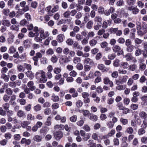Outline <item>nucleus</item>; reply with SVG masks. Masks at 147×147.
Returning <instances> with one entry per match:
<instances>
[{
    "instance_id": "nucleus-12",
    "label": "nucleus",
    "mask_w": 147,
    "mask_h": 147,
    "mask_svg": "<svg viewBox=\"0 0 147 147\" xmlns=\"http://www.w3.org/2000/svg\"><path fill=\"white\" fill-rule=\"evenodd\" d=\"M147 32V30L141 29L137 31V33L138 35L140 36H142Z\"/></svg>"
},
{
    "instance_id": "nucleus-62",
    "label": "nucleus",
    "mask_w": 147,
    "mask_h": 147,
    "mask_svg": "<svg viewBox=\"0 0 147 147\" xmlns=\"http://www.w3.org/2000/svg\"><path fill=\"white\" fill-rule=\"evenodd\" d=\"M83 139L84 141H87L90 137V135L89 133H87L85 136H83Z\"/></svg>"
},
{
    "instance_id": "nucleus-24",
    "label": "nucleus",
    "mask_w": 147,
    "mask_h": 147,
    "mask_svg": "<svg viewBox=\"0 0 147 147\" xmlns=\"http://www.w3.org/2000/svg\"><path fill=\"white\" fill-rule=\"evenodd\" d=\"M16 51V49L13 46H11L9 49V53L10 54H13Z\"/></svg>"
},
{
    "instance_id": "nucleus-34",
    "label": "nucleus",
    "mask_w": 147,
    "mask_h": 147,
    "mask_svg": "<svg viewBox=\"0 0 147 147\" xmlns=\"http://www.w3.org/2000/svg\"><path fill=\"white\" fill-rule=\"evenodd\" d=\"M121 65L124 69H127L129 67V64L126 62H121Z\"/></svg>"
},
{
    "instance_id": "nucleus-60",
    "label": "nucleus",
    "mask_w": 147,
    "mask_h": 147,
    "mask_svg": "<svg viewBox=\"0 0 147 147\" xmlns=\"http://www.w3.org/2000/svg\"><path fill=\"white\" fill-rule=\"evenodd\" d=\"M143 42V40L138 38H135L134 39V42L137 45H139L141 44Z\"/></svg>"
},
{
    "instance_id": "nucleus-1",
    "label": "nucleus",
    "mask_w": 147,
    "mask_h": 147,
    "mask_svg": "<svg viewBox=\"0 0 147 147\" xmlns=\"http://www.w3.org/2000/svg\"><path fill=\"white\" fill-rule=\"evenodd\" d=\"M112 49L114 53H117L118 55H122L123 53V49L117 45L113 46L112 47Z\"/></svg>"
},
{
    "instance_id": "nucleus-54",
    "label": "nucleus",
    "mask_w": 147,
    "mask_h": 147,
    "mask_svg": "<svg viewBox=\"0 0 147 147\" xmlns=\"http://www.w3.org/2000/svg\"><path fill=\"white\" fill-rule=\"evenodd\" d=\"M133 131V128L131 127H128L126 130L127 132L129 134H132Z\"/></svg>"
},
{
    "instance_id": "nucleus-45",
    "label": "nucleus",
    "mask_w": 147,
    "mask_h": 147,
    "mask_svg": "<svg viewBox=\"0 0 147 147\" xmlns=\"http://www.w3.org/2000/svg\"><path fill=\"white\" fill-rule=\"evenodd\" d=\"M4 137L6 140H9L12 137V135L11 133L9 132H7L5 134Z\"/></svg>"
},
{
    "instance_id": "nucleus-30",
    "label": "nucleus",
    "mask_w": 147,
    "mask_h": 147,
    "mask_svg": "<svg viewBox=\"0 0 147 147\" xmlns=\"http://www.w3.org/2000/svg\"><path fill=\"white\" fill-rule=\"evenodd\" d=\"M51 117L49 116L47 119V120L45 123L46 125L50 126L51 125Z\"/></svg>"
},
{
    "instance_id": "nucleus-42",
    "label": "nucleus",
    "mask_w": 147,
    "mask_h": 147,
    "mask_svg": "<svg viewBox=\"0 0 147 147\" xmlns=\"http://www.w3.org/2000/svg\"><path fill=\"white\" fill-rule=\"evenodd\" d=\"M73 40L71 38H68L66 41L67 44L69 46L72 45L74 43Z\"/></svg>"
},
{
    "instance_id": "nucleus-39",
    "label": "nucleus",
    "mask_w": 147,
    "mask_h": 147,
    "mask_svg": "<svg viewBox=\"0 0 147 147\" xmlns=\"http://www.w3.org/2000/svg\"><path fill=\"white\" fill-rule=\"evenodd\" d=\"M90 16L89 14L86 13L84 16V21L85 23H86L88 21H89Z\"/></svg>"
},
{
    "instance_id": "nucleus-19",
    "label": "nucleus",
    "mask_w": 147,
    "mask_h": 147,
    "mask_svg": "<svg viewBox=\"0 0 147 147\" xmlns=\"http://www.w3.org/2000/svg\"><path fill=\"white\" fill-rule=\"evenodd\" d=\"M30 122L28 121H24L22 122L21 123L22 127L24 128H25L30 124Z\"/></svg>"
},
{
    "instance_id": "nucleus-14",
    "label": "nucleus",
    "mask_w": 147,
    "mask_h": 147,
    "mask_svg": "<svg viewBox=\"0 0 147 147\" xmlns=\"http://www.w3.org/2000/svg\"><path fill=\"white\" fill-rule=\"evenodd\" d=\"M25 74L31 80L33 79L34 78V74L30 70L28 71H27L26 72Z\"/></svg>"
},
{
    "instance_id": "nucleus-23",
    "label": "nucleus",
    "mask_w": 147,
    "mask_h": 147,
    "mask_svg": "<svg viewBox=\"0 0 147 147\" xmlns=\"http://www.w3.org/2000/svg\"><path fill=\"white\" fill-rule=\"evenodd\" d=\"M53 15V14H47L45 15L44 16L45 21L44 23H46L47 22L49 21L50 19V16H52Z\"/></svg>"
},
{
    "instance_id": "nucleus-32",
    "label": "nucleus",
    "mask_w": 147,
    "mask_h": 147,
    "mask_svg": "<svg viewBox=\"0 0 147 147\" xmlns=\"http://www.w3.org/2000/svg\"><path fill=\"white\" fill-rule=\"evenodd\" d=\"M84 62L87 64H89L90 65L93 64L94 63L93 60L89 58H87L84 59Z\"/></svg>"
},
{
    "instance_id": "nucleus-27",
    "label": "nucleus",
    "mask_w": 147,
    "mask_h": 147,
    "mask_svg": "<svg viewBox=\"0 0 147 147\" xmlns=\"http://www.w3.org/2000/svg\"><path fill=\"white\" fill-rule=\"evenodd\" d=\"M61 71V67H55L53 69V71L55 74H60Z\"/></svg>"
},
{
    "instance_id": "nucleus-61",
    "label": "nucleus",
    "mask_w": 147,
    "mask_h": 147,
    "mask_svg": "<svg viewBox=\"0 0 147 147\" xmlns=\"http://www.w3.org/2000/svg\"><path fill=\"white\" fill-rule=\"evenodd\" d=\"M19 58L21 59L25 60L26 59V54L24 53L19 56Z\"/></svg>"
},
{
    "instance_id": "nucleus-29",
    "label": "nucleus",
    "mask_w": 147,
    "mask_h": 147,
    "mask_svg": "<svg viewBox=\"0 0 147 147\" xmlns=\"http://www.w3.org/2000/svg\"><path fill=\"white\" fill-rule=\"evenodd\" d=\"M122 84H121L117 86L116 87V88L119 90H123L125 89L126 87V85Z\"/></svg>"
},
{
    "instance_id": "nucleus-16",
    "label": "nucleus",
    "mask_w": 147,
    "mask_h": 147,
    "mask_svg": "<svg viewBox=\"0 0 147 147\" xmlns=\"http://www.w3.org/2000/svg\"><path fill=\"white\" fill-rule=\"evenodd\" d=\"M94 141L92 140H89L87 144V145L88 147H96V144L94 143Z\"/></svg>"
},
{
    "instance_id": "nucleus-20",
    "label": "nucleus",
    "mask_w": 147,
    "mask_h": 147,
    "mask_svg": "<svg viewBox=\"0 0 147 147\" xmlns=\"http://www.w3.org/2000/svg\"><path fill=\"white\" fill-rule=\"evenodd\" d=\"M27 120L28 121H33L35 119V117L31 113L28 114L27 116Z\"/></svg>"
},
{
    "instance_id": "nucleus-36",
    "label": "nucleus",
    "mask_w": 147,
    "mask_h": 147,
    "mask_svg": "<svg viewBox=\"0 0 147 147\" xmlns=\"http://www.w3.org/2000/svg\"><path fill=\"white\" fill-rule=\"evenodd\" d=\"M137 68V65L135 64L131 65L129 66L128 69L131 71H135Z\"/></svg>"
},
{
    "instance_id": "nucleus-6",
    "label": "nucleus",
    "mask_w": 147,
    "mask_h": 147,
    "mask_svg": "<svg viewBox=\"0 0 147 147\" xmlns=\"http://www.w3.org/2000/svg\"><path fill=\"white\" fill-rule=\"evenodd\" d=\"M55 120L57 121H60L62 123H65L66 121V118L65 116H61L60 115H57L55 117Z\"/></svg>"
},
{
    "instance_id": "nucleus-4",
    "label": "nucleus",
    "mask_w": 147,
    "mask_h": 147,
    "mask_svg": "<svg viewBox=\"0 0 147 147\" xmlns=\"http://www.w3.org/2000/svg\"><path fill=\"white\" fill-rule=\"evenodd\" d=\"M127 9L129 11H131L132 13L134 15L137 14L139 11V9L137 7H134L132 6L129 7H127Z\"/></svg>"
},
{
    "instance_id": "nucleus-3",
    "label": "nucleus",
    "mask_w": 147,
    "mask_h": 147,
    "mask_svg": "<svg viewBox=\"0 0 147 147\" xmlns=\"http://www.w3.org/2000/svg\"><path fill=\"white\" fill-rule=\"evenodd\" d=\"M128 78V76H126L119 77V80L116 81V83L117 85H119L120 84H123L126 82Z\"/></svg>"
},
{
    "instance_id": "nucleus-37",
    "label": "nucleus",
    "mask_w": 147,
    "mask_h": 147,
    "mask_svg": "<svg viewBox=\"0 0 147 147\" xmlns=\"http://www.w3.org/2000/svg\"><path fill=\"white\" fill-rule=\"evenodd\" d=\"M97 43V41L94 39H92L89 41V43L91 47H94Z\"/></svg>"
},
{
    "instance_id": "nucleus-53",
    "label": "nucleus",
    "mask_w": 147,
    "mask_h": 147,
    "mask_svg": "<svg viewBox=\"0 0 147 147\" xmlns=\"http://www.w3.org/2000/svg\"><path fill=\"white\" fill-rule=\"evenodd\" d=\"M39 34L38 32L34 33L33 32L30 31L29 32L28 36L30 37H33L34 36H38Z\"/></svg>"
},
{
    "instance_id": "nucleus-8",
    "label": "nucleus",
    "mask_w": 147,
    "mask_h": 147,
    "mask_svg": "<svg viewBox=\"0 0 147 147\" xmlns=\"http://www.w3.org/2000/svg\"><path fill=\"white\" fill-rule=\"evenodd\" d=\"M63 137V134L61 131H56L54 133V137L57 140H60Z\"/></svg>"
},
{
    "instance_id": "nucleus-17",
    "label": "nucleus",
    "mask_w": 147,
    "mask_h": 147,
    "mask_svg": "<svg viewBox=\"0 0 147 147\" xmlns=\"http://www.w3.org/2000/svg\"><path fill=\"white\" fill-rule=\"evenodd\" d=\"M17 115L20 118L24 117L25 116V114L24 111L21 110H20L18 111Z\"/></svg>"
},
{
    "instance_id": "nucleus-13",
    "label": "nucleus",
    "mask_w": 147,
    "mask_h": 147,
    "mask_svg": "<svg viewBox=\"0 0 147 147\" xmlns=\"http://www.w3.org/2000/svg\"><path fill=\"white\" fill-rule=\"evenodd\" d=\"M102 19L99 16H96L94 18V21L95 22H97V24H101Z\"/></svg>"
},
{
    "instance_id": "nucleus-49",
    "label": "nucleus",
    "mask_w": 147,
    "mask_h": 147,
    "mask_svg": "<svg viewBox=\"0 0 147 147\" xmlns=\"http://www.w3.org/2000/svg\"><path fill=\"white\" fill-rule=\"evenodd\" d=\"M46 54L47 55H52L54 53L53 50L51 48H49L48 49L46 52Z\"/></svg>"
},
{
    "instance_id": "nucleus-2",
    "label": "nucleus",
    "mask_w": 147,
    "mask_h": 147,
    "mask_svg": "<svg viewBox=\"0 0 147 147\" xmlns=\"http://www.w3.org/2000/svg\"><path fill=\"white\" fill-rule=\"evenodd\" d=\"M118 121V119L117 117L112 118L111 121H108L106 123V125L107 127L109 128H112L114 125L115 123Z\"/></svg>"
},
{
    "instance_id": "nucleus-44",
    "label": "nucleus",
    "mask_w": 147,
    "mask_h": 147,
    "mask_svg": "<svg viewBox=\"0 0 147 147\" xmlns=\"http://www.w3.org/2000/svg\"><path fill=\"white\" fill-rule=\"evenodd\" d=\"M120 121L121 123L124 125L127 124L128 122L127 119L123 118H121L120 119Z\"/></svg>"
},
{
    "instance_id": "nucleus-52",
    "label": "nucleus",
    "mask_w": 147,
    "mask_h": 147,
    "mask_svg": "<svg viewBox=\"0 0 147 147\" xmlns=\"http://www.w3.org/2000/svg\"><path fill=\"white\" fill-rule=\"evenodd\" d=\"M16 13L17 14L16 16H20L24 13V12L23 11L22 9H18L17 10V11L16 12Z\"/></svg>"
},
{
    "instance_id": "nucleus-28",
    "label": "nucleus",
    "mask_w": 147,
    "mask_h": 147,
    "mask_svg": "<svg viewBox=\"0 0 147 147\" xmlns=\"http://www.w3.org/2000/svg\"><path fill=\"white\" fill-rule=\"evenodd\" d=\"M9 12V9L7 8L3 9L2 11V13L6 16H8Z\"/></svg>"
},
{
    "instance_id": "nucleus-21",
    "label": "nucleus",
    "mask_w": 147,
    "mask_h": 147,
    "mask_svg": "<svg viewBox=\"0 0 147 147\" xmlns=\"http://www.w3.org/2000/svg\"><path fill=\"white\" fill-rule=\"evenodd\" d=\"M93 24V22L92 20L89 21L86 24L87 28L88 29H91L92 28Z\"/></svg>"
},
{
    "instance_id": "nucleus-64",
    "label": "nucleus",
    "mask_w": 147,
    "mask_h": 147,
    "mask_svg": "<svg viewBox=\"0 0 147 147\" xmlns=\"http://www.w3.org/2000/svg\"><path fill=\"white\" fill-rule=\"evenodd\" d=\"M70 76L72 77H75L77 75V72L74 70L71 71L69 74Z\"/></svg>"
},
{
    "instance_id": "nucleus-22",
    "label": "nucleus",
    "mask_w": 147,
    "mask_h": 147,
    "mask_svg": "<svg viewBox=\"0 0 147 147\" xmlns=\"http://www.w3.org/2000/svg\"><path fill=\"white\" fill-rule=\"evenodd\" d=\"M89 118L90 120L96 121L98 120V117L96 115L93 114H90L89 116Z\"/></svg>"
},
{
    "instance_id": "nucleus-56",
    "label": "nucleus",
    "mask_w": 147,
    "mask_h": 147,
    "mask_svg": "<svg viewBox=\"0 0 147 147\" xmlns=\"http://www.w3.org/2000/svg\"><path fill=\"white\" fill-rule=\"evenodd\" d=\"M42 55L39 52H37L36 54V55L33 56L32 57L36 59H39V58H41L42 57Z\"/></svg>"
},
{
    "instance_id": "nucleus-31",
    "label": "nucleus",
    "mask_w": 147,
    "mask_h": 147,
    "mask_svg": "<svg viewBox=\"0 0 147 147\" xmlns=\"http://www.w3.org/2000/svg\"><path fill=\"white\" fill-rule=\"evenodd\" d=\"M134 46L132 45L127 47L126 50L128 52H131L134 50Z\"/></svg>"
},
{
    "instance_id": "nucleus-38",
    "label": "nucleus",
    "mask_w": 147,
    "mask_h": 147,
    "mask_svg": "<svg viewBox=\"0 0 147 147\" xmlns=\"http://www.w3.org/2000/svg\"><path fill=\"white\" fill-rule=\"evenodd\" d=\"M73 61L74 63L76 64L80 62L81 59L79 57H74Z\"/></svg>"
},
{
    "instance_id": "nucleus-15",
    "label": "nucleus",
    "mask_w": 147,
    "mask_h": 147,
    "mask_svg": "<svg viewBox=\"0 0 147 147\" xmlns=\"http://www.w3.org/2000/svg\"><path fill=\"white\" fill-rule=\"evenodd\" d=\"M139 116L142 119H145L147 118V114L144 111L140 112L139 114Z\"/></svg>"
},
{
    "instance_id": "nucleus-10",
    "label": "nucleus",
    "mask_w": 147,
    "mask_h": 147,
    "mask_svg": "<svg viewBox=\"0 0 147 147\" xmlns=\"http://www.w3.org/2000/svg\"><path fill=\"white\" fill-rule=\"evenodd\" d=\"M57 38L59 42L61 43L65 39V36L63 34H60L57 36Z\"/></svg>"
},
{
    "instance_id": "nucleus-41",
    "label": "nucleus",
    "mask_w": 147,
    "mask_h": 147,
    "mask_svg": "<svg viewBox=\"0 0 147 147\" xmlns=\"http://www.w3.org/2000/svg\"><path fill=\"white\" fill-rule=\"evenodd\" d=\"M51 60L52 63H55L57 61L58 58L56 55H54L51 58Z\"/></svg>"
},
{
    "instance_id": "nucleus-51",
    "label": "nucleus",
    "mask_w": 147,
    "mask_h": 147,
    "mask_svg": "<svg viewBox=\"0 0 147 147\" xmlns=\"http://www.w3.org/2000/svg\"><path fill=\"white\" fill-rule=\"evenodd\" d=\"M52 8V7L51 5H49L45 9V10L46 11L48 14H53L52 13V12L51 11V9Z\"/></svg>"
},
{
    "instance_id": "nucleus-58",
    "label": "nucleus",
    "mask_w": 147,
    "mask_h": 147,
    "mask_svg": "<svg viewBox=\"0 0 147 147\" xmlns=\"http://www.w3.org/2000/svg\"><path fill=\"white\" fill-rule=\"evenodd\" d=\"M51 98L52 100L54 102H58L59 100V97L57 96L53 95L52 96Z\"/></svg>"
},
{
    "instance_id": "nucleus-57",
    "label": "nucleus",
    "mask_w": 147,
    "mask_h": 147,
    "mask_svg": "<svg viewBox=\"0 0 147 147\" xmlns=\"http://www.w3.org/2000/svg\"><path fill=\"white\" fill-rule=\"evenodd\" d=\"M5 91L6 93L9 95H12L13 92L12 90L10 88L7 89Z\"/></svg>"
},
{
    "instance_id": "nucleus-35",
    "label": "nucleus",
    "mask_w": 147,
    "mask_h": 147,
    "mask_svg": "<svg viewBox=\"0 0 147 147\" xmlns=\"http://www.w3.org/2000/svg\"><path fill=\"white\" fill-rule=\"evenodd\" d=\"M145 128H142L139 129L138 131V134L140 135H142L144 134L146 132Z\"/></svg>"
},
{
    "instance_id": "nucleus-48",
    "label": "nucleus",
    "mask_w": 147,
    "mask_h": 147,
    "mask_svg": "<svg viewBox=\"0 0 147 147\" xmlns=\"http://www.w3.org/2000/svg\"><path fill=\"white\" fill-rule=\"evenodd\" d=\"M119 60L118 59H116L113 62V65L115 67H117L119 65Z\"/></svg>"
},
{
    "instance_id": "nucleus-11",
    "label": "nucleus",
    "mask_w": 147,
    "mask_h": 147,
    "mask_svg": "<svg viewBox=\"0 0 147 147\" xmlns=\"http://www.w3.org/2000/svg\"><path fill=\"white\" fill-rule=\"evenodd\" d=\"M34 85V82L32 81L29 82L27 84V86L29 88V89L32 91L34 90L36 88L35 86Z\"/></svg>"
},
{
    "instance_id": "nucleus-50",
    "label": "nucleus",
    "mask_w": 147,
    "mask_h": 147,
    "mask_svg": "<svg viewBox=\"0 0 147 147\" xmlns=\"http://www.w3.org/2000/svg\"><path fill=\"white\" fill-rule=\"evenodd\" d=\"M47 58L45 57H43L40 59L41 63L43 64H47Z\"/></svg>"
},
{
    "instance_id": "nucleus-47",
    "label": "nucleus",
    "mask_w": 147,
    "mask_h": 147,
    "mask_svg": "<svg viewBox=\"0 0 147 147\" xmlns=\"http://www.w3.org/2000/svg\"><path fill=\"white\" fill-rule=\"evenodd\" d=\"M83 105V102L80 100H78L76 102V106L78 108L82 107Z\"/></svg>"
},
{
    "instance_id": "nucleus-18",
    "label": "nucleus",
    "mask_w": 147,
    "mask_h": 147,
    "mask_svg": "<svg viewBox=\"0 0 147 147\" xmlns=\"http://www.w3.org/2000/svg\"><path fill=\"white\" fill-rule=\"evenodd\" d=\"M2 24L3 25L7 27H9L11 25V23L9 20L6 19L2 21Z\"/></svg>"
},
{
    "instance_id": "nucleus-26",
    "label": "nucleus",
    "mask_w": 147,
    "mask_h": 147,
    "mask_svg": "<svg viewBox=\"0 0 147 147\" xmlns=\"http://www.w3.org/2000/svg\"><path fill=\"white\" fill-rule=\"evenodd\" d=\"M9 76H8L5 74H1V78L3 79L5 82H7L9 81Z\"/></svg>"
},
{
    "instance_id": "nucleus-43",
    "label": "nucleus",
    "mask_w": 147,
    "mask_h": 147,
    "mask_svg": "<svg viewBox=\"0 0 147 147\" xmlns=\"http://www.w3.org/2000/svg\"><path fill=\"white\" fill-rule=\"evenodd\" d=\"M34 140L37 142H39L41 140V137L39 135H36L34 137Z\"/></svg>"
},
{
    "instance_id": "nucleus-46",
    "label": "nucleus",
    "mask_w": 147,
    "mask_h": 147,
    "mask_svg": "<svg viewBox=\"0 0 147 147\" xmlns=\"http://www.w3.org/2000/svg\"><path fill=\"white\" fill-rule=\"evenodd\" d=\"M125 58L127 61H129L132 59V56L130 53H127L125 56Z\"/></svg>"
},
{
    "instance_id": "nucleus-5",
    "label": "nucleus",
    "mask_w": 147,
    "mask_h": 147,
    "mask_svg": "<svg viewBox=\"0 0 147 147\" xmlns=\"http://www.w3.org/2000/svg\"><path fill=\"white\" fill-rule=\"evenodd\" d=\"M97 68L103 72H107L109 69V68L106 67L104 65L102 64H98L97 66Z\"/></svg>"
},
{
    "instance_id": "nucleus-55",
    "label": "nucleus",
    "mask_w": 147,
    "mask_h": 147,
    "mask_svg": "<svg viewBox=\"0 0 147 147\" xmlns=\"http://www.w3.org/2000/svg\"><path fill=\"white\" fill-rule=\"evenodd\" d=\"M10 29L12 30L18 31L19 30V28L18 26L15 25H12L10 27Z\"/></svg>"
},
{
    "instance_id": "nucleus-25",
    "label": "nucleus",
    "mask_w": 147,
    "mask_h": 147,
    "mask_svg": "<svg viewBox=\"0 0 147 147\" xmlns=\"http://www.w3.org/2000/svg\"><path fill=\"white\" fill-rule=\"evenodd\" d=\"M55 130H61L64 129V125L62 124H57L55 125L54 127Z\"/></svg>"
},
{
    "instance_id": "nucleus-9",
    "label": "nucleus",
    "mask_w": 147,
    "mask_h": 147,
    "mask_svg": "<svg viewBox=\"0 0 147 147\" xmlns=\"http://www.w3.org/2000/svg\"><path fill=\"white\" fill-rule=\"evenodd\" d=\"M41 78L40 79L41 82L45 83L47 80V78L45 76V73L43 71L41 74Z\"/></svg>"
},
{
    "instance_id": "nucleus-40",
    "label": "nucleus",
    "mask_w": 147,
    "mask_h": 147,
    "mask_svg": "<svg viewBox=\"0 0 147 147\" xmlns=\"http://www.w3.org/2000/svg\"><path fill=\"white\" fill-rule=\"evenodd\" d=\"M67 60L68 58L67 57H62L60 59L59 61L61 63L63 64L67 62Z\"/></svg>"
},
{
    "instance_id": "nucleus-63",
    "label": "nucleus",
    "mask_w": 147,
    "mask_h": 147,
    "mask_svg": "<svg viewBox=\"0 0 147 147\" xmlns=\"http://www.w3.org/2000/svg\"><path fill=\"white\" fill-rule=\"evenodd\" d=\"M76 68L78 70H81L83 69V65L81 63H77L76 66Z\"/></svg>"
},
{
    "instance_id": "nucleus-59",
    "label": "nucleus",
    "mask_w": 147,
    "mask_h": 147,
    "mask_svg": "<svg viewBox=\"0 0 147 147\" xmlns=\"http://www.w3.org/2000/svg\"><path fill=\"white\" fill-rule=\"evenodd\" d=\"M117 42L120 44H123L125 42V39L123 38L120 37L117 40Z\"/></svg>"
},
{
    "instance_id": "nucleus-33",
    "label": "nucleus",
    "mask_w": 147,
    "mask_h": 147,
    "mask_svg": "<svg viewBox=\"0 0 147 147\" xmlns=\"http://www.w3.org/2000/svg\"><path fill=\"white\" fill-rule=\"evenodd\" d=\"M41 108V105L39 104H38L34 107L33 109L36 112H37L40 111Z\"/></svg>"
},
{
    "instance_id": "nucleus-7",
    "label": "nucleus",
    "mask_w": 147,
    "mask_h": 147,
    "mask_svg": "<svg viewBox=\"0 0 147 147\" xmlns=\"http://www.w3.org/2000/svg\"><path fill=\"white\" fill-rule=\"evenodd\" d=\"M49 34V33L48 31H46L45 32L44 30H42L40 32V36L42 39H44L48 37Z\"/></svg>"
}]
</instances>
